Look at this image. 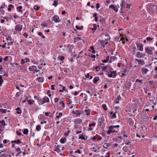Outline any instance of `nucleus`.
Listing matches in <instances>:
<instances>
[{"label": "nucleus", "mask_w": 157, "mask_h": 157, "mask_svg": "<svg viewBox=\"0 0 157 157\" xmlns=\"http://www.w3.org/2000/svg\"><path fill=\"white\" fill-rule=\"evenodd\" d=\"M75 153H78V154H80L81 153V151L80 150H78L77 151H75Z\"/></svg>", "instance_id": "59"}, {"label": "nucleus", "mask_w": 157, "mask_h": 157, "mask_svg": "<svg viewBox=\"0 0 157 157\" xmlns=\"http://www.w3.org/2000/svg\"><path fill=\"white\" fill-rule=\"evenodd\" d=\"M120 6L122 8H126L129 9L131 5L126 3L124 0H122L120 3Z\"/></svg>", "instance_id": "2"}, {"label": "nucleus", "mask_w": 157, "mask_h": 157, "mask_svg": "<svg viewBox=\"0 0 157 157\" xmlns=\"http://www.w3.org/2000/svg\"><path fill=\"white\" fill-rule=\"evenodd\" d=\"M34 9L36 10H38L40 9V7L38 6H37L35 5L34 6Z\"/></svg>", "instance_id": "47"}, {"label": "nucleus", "mask_w": 157, "mask_h": 157, "mask_svg": "<svg viewBox=\"0 0 157 157\" xmlns=\"http://www.w3.org/2000/svg\"><path fill=\"white\" fill-rule=\"evenodd\" d=\"M59 103L60 104H62V106L63 108H64L65 107V104L64 103V102H63V101L62 100L61 101H60V102H59Z\"/></svg>", "instance_id": "53"}, {"label": "nucleus", "mask_w": 157, "mask_h": 157, "mask_svg": "<svg viewBox=\"0 0 157 157\" xmlns=\"http://www.w3.org/2000/svg\"><path fill=\"white\" fill-rule=\"evenodd\" d=\"M66 141V139L65 137H64L61 139L60 142L62 144L64 143Z\"/></svg>", "instance_id": "21"}, {"label": "nucleus", "mask_w": 157, "mask_h": 157, "mask_svg": "<svg viewBox=\"0 0 157 157\" xmlns=\"http://www.w3.org/2000/svg\"><path fill=\"white\" fill-rule=\"evenodd\" d=\"M148 83L151 85H153L154 84L153 81H149L148 82Z\"/></svg>", "instance_id": "62"}, {"label": "nucleus", "mask_w": 157, "mask_h": 157, "mask_svg": "<svg viewBox=\"0 0 157 157\" xmlns=\"http://www.w3.org/2000/svg\"><path fill=\"white\" fill-rule=\"evenodd\" d=\"M105 145L106 146H105L104 145H103V147L106 149H107L108 147H109L110 145V144L107 143H105Z\"/></svg>", "instance_id": "28"}, {"label": "nucleus", "mask_w": 157, "mask_h": 157, "mask_svg": "<svg viewBox=\"0 0 157 157\" xmlns=\"http://www.w3.org/2000/svg\"><path fill=\"white\" fill-rule=\"evenodd\" d=\"M67 47L70 49H72L74 48V46L73 45L68 44L67 45Z\"/></svg>", "instance_id": "40"}, {"label": "nucleus", "mask_w": 157, "mask_h": 157, "mask_svg": "<svg viewBox=\"0 0 157 157\" xmlns=\"http://www.w3.org/2000/svg\"><path fill=\"white\" fill-rule=\"evenodd\" d=\"M1 157H7V155L5 154H2L1 155Z\"/></svg>", "instance_id": "60"}, {"label": "nucleus", "mask_w": 157, "mask_h": 157, "mask_svg": "<svg viewBox=\"0 0 157 157\" xmlns=\"http://www.w3.org/2000/svg\"><path fill=\"white\" fill-rule=\"evenodd\" d=\"M108 44V42H101V46L103 47H105V45H107Z\"/></svg>", "instance_id": "27"}, {"label": "nucleus", "mask_w": 157, "mask_h": 157, "mask_svg": "<svg viewBox=\"0 0 157 157\" xmlns=\"http://www.w3.org/2000/svg\"><path fill=\"white\" fill-rule=\"evenodd\" d=\"M83 134H82L79 137V139H81L82 140H86V139L84 137V136L83 135Z\"/></svg>", "instance_id": "35"}, {"label": "nucleus", "mask_w": 157, "mask_h": 157, "mask_svg": "<svg viewBox=\"0 0 157 157\" xmlns=\"http://www.w3.org/2000/svg\"><path fill=\"white\" fill-rule=\"evenodd\" d=\"M28 104L30 105H33V102H34V101L33 100H28Z\"/></svg>", "instance_id": "34"}, {"label": "nucleus", "mask_w": 157, "mask_h": 157, "mask_svg": "<svg viewBox=\"0 0 157 157\" xmlns=\"http://www.w3.org/2000/svg\"><path fill=\"white\" fill-rule=\"evenodd\" d=\"M102 71H105L106 69H107L108 68V66H105L104 67H102Z\"/></svg>", "instance_id": "52"}, {"label": "nucleus", "mask_w": 157, "mask_h": 157, "mask_svg": "<svg viewBox=\"0 0 157 157\" xmlns=\"http://www.w3.org/2000/svg\"><path fill=\"white\" fill-rule=\"evenodd\" d=\"M11 143H15V144H21V142L20 140H19V139H18L17 140H12L11 141Z\"/></svg>", "instance_id": "18"}, {"label": "nucleus", "mask_w": 157, "mask_h": 157, "mask_svg": "<svg viewBox=\"0 0 157 157\" xmlns=\"http://www.w3.org/2000/svg\"><path fill=\"white\" fill-rule=\"evenodd\" d=\"M22 28V26L21 25H17L15 27V30L17 31H20Z\"/></svg>", "instance_id": "6"}, {"label": "nucleus", "mask_w": 157, "mask_h": 157, "mask_svg": "<svg viewBox=\"0 0 157 157\" xmlns=\"http://www.w3.org/2000/svg\"><path fill=\"white\" fill-rule=\"evenodd\" d=\"M137 48L140 51H143V45L141 43H139L136 44Z\"/></svg>", "instance_id": "8"}, {"label": "nucleus", "mask_w": 157, "mask_h": 157, "mask_svg": "<svg viewBox=\"0 0 157 157\" xmlns=\"http://www.w3.org/2000/svg\"><path fill=\"white\" fill-rule=\"evenodd\" d=\"M29 11H27L25 13H24L23 15L25 17H27Z\"/></svg>", "instance_id": "45"}, {"label": "nucleus", "mask_w": 157, "mask_h": 157, "mask_svg": "<svg viewBox=\"0 0 157 157\" xmlns=\"http://www.w3.org/2000/svg\"><path fill=\"white\" fill-rule=\"evenodd\" d=\"M121 96L120 95H119L117 98L115 100V103L117 104L119 103V101L120 100H121Z\"/></svg>", "instance_id": "16"}, {"label": "nucleus", "mask_w": 157, "mask_h": 157, "mask_svg": "<svg viewBox=\"0 0 157 157\" xmlns=\"http://www.w3.org/2000/svg\"><path fill=\"white\" fill-rule=\"evenodd\" d=\"M36 130L37 131H40L41 130V127L40 125H38L36 126Z\"/></svg>", "instance_id": "41"}, {"label": "nucleus", "mask_w": 157, "mask_h": 157, "mask_svg": "<svg viewBox=\"0 0 157 157\" xmlns=\"http://www.w3.org/2000/svg\"><path fill=\"white\" fill-rule=\"evenodd\" d=\"M7 111L6 109H0V112L2 113H6Z\"/></svg>", "instance_id": "37"}, {"label": "nucleus", "mask_w": 157, "mask_h": 157, "mask_svg": "<svg viewBox=\"0 0 157 157\" xmlns=\"http://www.w3.org/2000/svg\"><path fill=\"white\" fill-rule=\"evenodd\" d=\"M42 99L40 100V102L41 103V104H43L46 102H48L49 101V100L48 97L45 96Z\"/></svg>", "instance_id": "4"}, {"label": "nucleus", "mask_w": 157, "mask_h": 157, "mask_svg": "<svg viewBox=\"0 0 157 157\" xmlns=\"http://www.w3.org/2000/svg\"><path fill=\"white\" fill-rule=\"evenodd\" d=\"M41 25L43 26H44V27H47L48 26V25L45 22H44L41 24Z\"/></svg>", "instance_id": "50"}, {"label": "nucleus", "mask_w": 157, "mask_h": 157, "mask_svg": "<svg viewBox=\"0 0 157 157\" xmlns=\"http://www.w3.org/2000/svg\"><path fill=\"white\" fill-rule=\"evenodd\" d=\"M38 35L39 36H41V37H42V38H43V39H44L45 38V37L44 36L42 33L41 32H39L38 33Z\"/></svg>", "instance_id": "44"}, {"label": "nucleus", "mask_w": 157, "mask_h": 157, "mask_svg": "<svg viewBox=\"0 0 157 157\" xmlns=\"http://www.w3.org/2000/svg\"><path fill=\"white\" fill-rule=\"evenodd\" d=\"M109 8H110L112 9L113 10L116 12H117L118 11V8L113 5H110L109 6Z\"/></svg>", "instance_id": "13"}, {"label": "nucleus", "mask_w": 157, "mask_h": 157, "mask_svg": "<svg viewBox=\"0 0 157 157\" xmlns=\"http://www.w3.org/2000/svg\"><path fill=\"white\" fill-rule=\"evenodd\" d=\"M141 53L140 52H138L136 54V57L138 58H141L142 57H143V56H141Z\"/></svg>", "instance_id": "32"}, {"label": "nucleus", "mask_w": 157, "mask_h": 157, "mask_svg": "<svg viewBox=\"0 0 157 157\" xmlns=\"http://www.w3.org/2000/svg\"><path fill=\"white\" fill-rule=\"evenodd\" d=\"M95 68L96 70V71H98L100 69V67L98 66H97L95 67Z\"/></svg>", "instance_id": "58"}, {"label": "nucleus", "mask_w": 157, "mask_h": 157, "mask_svg": "<svg viewBox=\"0 0 157 157\" xmlns=\"http://www.w3.org/2000/svg\"><path fill=\"white\" fill-rule=\"evenodd\" d=\"M110 126L109 127V129L107 132V133L108 135H110L111 133H117L118 132V129H117L116 130L115 129V128H113L111 129H110Z\"/></svg>", "instance_id": "3"}, {"label": "nucleus", "mask_w": 157, "mask_h": 157, "mask_svg": "<svg viewBox=\"0 0 157 157\" xmlns=\"http://www.w3.org/2000/svg\"><path fill=\"white\" fill-rule=\"evenodd\" d=\"M22 7L21 6H19L17 7V10L18 12H22V10L21 9H22Z\"/></svg>", "instance_id": "42"}, {"label": "nucleus", "mask_w": 157, "mask_h": 157, "mask_svg": "<svg viewBox=\"0 0 157 157\" xmlns=\"http://www.w3.org/2000/svg\"><path fill=\"white\" fill-rule=\"evenodd\" d=\"M53 5L55 6H56L58 5V2L55 1L54 2V3L53 4Z\"/></svg>", "instance_id": "56"}, {"label": "nucleus", "mask_w": 157, "mask_h": 157, "mask_svg": "<svg viewBox=\"0 0 157 157\" xmlns=\"http://www.w3.org/2000/svg\"><path fill=\"white\" fill-rule=\"evenodd\" d=\"M16 151H18V153L16 155V156H17L19 155L21 153V149L20 147H17L16 149Z\"/></svg>", "instance_id": "19"}, {"label": "nucleus", "mask_w": 157, "mask_h": 157, "mask_svg": "<svg viewBox=\"0 0 157 157\" xmlns=\"http://www.w3.org/2000/svg\"><path fill=\"white\" fill-rule=\"evenodd\" d=\"M123 150L124 151L127 152L129 151V149L127 146H125L123 147Z\"/></svg>", "instance_id": "20"}, {"label": "nucleus", "mask_w": 157, "mask_h": 157, "mask_svg": "<svg viewBox=\"0 0 157 157\" xmlns=\"http://www.w3.org/2000/svg\"><path fill=\"white\" fill-rule=\"evenodd\" d=\"M72 101L71 99H69L68 100V102L67 103V105H69L70 104L72 103Z\"/></svg>", "instance_id": "61"}, {"label": "nucleus", "mask_w": 157, "mask_h": 157, "mask_svg": "<svg viewBox=\"0 0 157 157\" xmlns=\"http://www.w3.org/2000/svg\"><path fill=\"white\" fill-rule=\"evenodd\" d=\"M59 146L58 145L55 148L54 150L56 151H59Z\"/></svg>", "instance_id": "51"}, {"label": "nucleus", "mask_w": 157, "mask_h": 157, "mask_svg": "<svg viewBox=\"0 0 157 157\" xmlns=\"http://www.w3.org/2000/svg\"><path fill=\"white\" fill-rule=\"evenodd\" d=\"M16 133L17 134L18 136H21L22 135V133L21 132H19L18 131H16Z\"/></svg>", "instance_id": "63"}, {"label": "nucleus", "mask_w": 157, "mask_h": 157, "mask_svg": "<svg viewBox=\"0 0 157 157\" xmlns=\"http://www.w3.org/2000/svg\"><path fill=\"white\" fill-rule=\"evenodd\" d=\"M59 19V17L57 15H55L52 18V20L56 23L59 22L60 21Z\"/></svg>", "instance_id": "7"}, {"label": "nucleus", "mask_w": 157, "mask_h": 157, "mask_svg": "<svg viewBox=\"0 0 157 157\" xmlns=\"http://www.w3.org/2000/svg\"><path fill=\"white\" fill-rule=\"evenodd\" d=\"M110 117L112 119H113L116 118V113H113V114H112V115L110 116Z\"/></svg>", "instance_id": "39"}, {"label": "nucleus", "mask_w": 157, "mask_h": 157, "mask_svg": "<svg viewBox=\"0 0 157 157\" xmlns=\"http://www.w3.org/2000/svg\"><path fill=\"white\" fill-rule=\"evenodd\" d=\"M111 74L113 75V78L115 77L117 75L116 71H113L111 72Z\"/></svg>", "instance_id": "23"}, {"label": "nucleus", "mask_w": 157, "mask_h": 157, "mask_svg": "<svg viewBox=\"0 0 157 157\" xmlns=\"http://www.w3.org/2000/svg\"><path fill=\"white\" fill-rule=\"evenodd\" d=\"M90 51H91V52L94 54L95 53V51L94 49V47L93 46H91V47H90Z\"/></svg>", "instance_id": "31"}, {"label": "nucleus", "mask_w": 157, "mask_h": 157, "mask_svg": "<svg viewBox=\"0 0 157 157\" xmlns=\"http://www.w3.org/2000/svg\"><path fill=\"white\" fill-rule=\"evenodd\" d=\"M59 59L61 61H63L64 59V57L63 56H59Z\"/></svg>", "instance_id": "57"}, {"label": "nucleus", "mask_w": 157, "mask_h": 157, "mask_svg": "<svg viewBox=\"0 0 157 157\" xmlns=\"http://www.w3.org/2000/svg\"><path fill=\"white\" fill-rule=\"evenodd\" d=\"M136 82H139V83H143V80H140L138 79H137L135 81Z\"/></svg>", "instance_id": "49"}, {"label": "nucleus", "mask_w": 157, "mask_h": 157, "mask_svg": "<svg viewBox=\"0 0 157 157\" xmlns=\"http://www.w3.org/2000/svg\"><path fill=\"white\" fill-rule=\"evenodd\" d=\"M145 50L147 54L152 55L153 53L152 51L155 50V48L152 47L147 46L146 47Z\"/></svg>", "instance_id": "1"}, {"label": "nucleus", "mask_w": 157, "mask_h": 157, "mask_svg": "<svg viewBox=\"0 0 157 157\" xmlns=\"http://www.w3.org/2000/svg\"><path fill=\"white\" fill-rule=\"evenodd\" d=\"M72 112L73 114L76 115L77 116H80L81 113V111L79 110H76V111H73Z\"/></svg>", "instance_id": "9"}, {"label": "nucleus", "mask_w": 157, "mask_h": 157, "mask_svg": "<svg viewBox=\"0 0 157 157\" xmlns=\"http://www.w3.org/2000/svg\"><path fill=\"white\" fill-rule=\"evenodd\" d=\"M75 28L78 30H82L83 29V27L82 26H81L80 27H79L78 26L76 25L75 26Z\"/></svg>", "instance_id": "38"}, {"label": "nucleus", "mask_w": 157, "mask_h": 157, "mask_svg": "<svg viewBox=\"0 0 157 157\" xmlns=\"http://www.w3.org/2000/svg\"><path fill=\"white\" fill-rule=\"evenodd\" d=\"M146 40H147L149 41H151L153 40L152 38H151L149 37H147L146 38Z\"/></svg>", "instance_id": "54"}, {"label": "nucleus", "mask_w": 157, "mask_h": 157, "mask_svg": "<svg viewBox=\"0 0 157 157\" xmlns=\"http://www.w3.org/2000/svg\"><path fill=\"white\" fill-rule=\"evenodd\" d=\"M14 7L13 5L12 4H10L8 6V10L9 11L11 10V8Z\"/></svg>", "instance_id": "36"}, {"label": "nucleus", "mask_w": 157, "mask_h": 157, "mask_svg": "<svg viewBox=\"0 0 157 157\" xmlns=\"http://www.w3.org/2000/svg\"><path fill=\"white\" fill-rule=\"evenodd\" d=\"M105 21V20L104 18L102 17L100 19L99 22L101 24H102L104 23Z\"/></svg>", "instance_id": "33"}, {"label": "nucleus", "mask_w": 157, "mask_h": 157, "mask_svg": "<svg viewBox=\"0 0 157 157\" xmlns=\"http://www.w3.org/2000/svg\"><path fill=\"white\" fill-rule=\"evenodd\" d=\"M95 124H96V123H93L91 124H89L90 130H92L93 129L92 128H91V127L92 126H94L95 125Z\"/></svg>", "instance_id": "25"}, {"label": "nucleus", "mask_w": 157, "mask_h": 157, "mask_svg": "<svg viewBox=\"0 0 157 157\" xmlns=\"http://www.w3.org/2000/svg\"><path fill=\"white\" fill-rule=\"evenodd\" d=\"M59 99L58 98H56L54 99V101L56 103L59 100Z\"/></svg>", "instance_id": "64"}, {"label": "nucleus", "mask_w": 157, "mask_h": 157, "mask_svg": "<svg viewBox=\"0 0 157 157\" xmlns=\"http://www.w3.org/2000/svg\"><path fill=\"white\" fill-rule=\"evenodd\" d=\"M141 71H142L143 74H146L149 71V70L147 69L144 67L141 68Z\"/></svg>", "instance_id": "14"}, {"label": "nucleus", "mask_w": 157, "mask_h": 157, "mask_svg": "<svg viewBox=\"0 0 157 157\" xmlns=\"http://www.w3.org/2000/svg\"><path fill=\"white\" fill-rule=\"evenodd\" d=\"M29 132V130L28 129H23V133L24 134L27 135Z\"/></svg>", "instance_id": "24"}, {"label": "nucleus", "mask_w": 157, "mask_h": 157, "mask_svg": "<svg viewBox=\"0 0 157 157\" xmlns=\"http://www.w3.org/2000/svg\"><path fill=\"white\" fill-rule=\"evenodd\" d=\"M119 127H120V126L119 125H114V126L111 125V126H110V129H112V127L115 128H119Z\"/></svg>", "instance_id": "48"}, {"label": "nucleus", "mask_w": 157, "mask_h": 157, "mask_svg": "<svg viewBox=\"0 0 157 157\" xmlns=\"http://www.w3.org/2000/svg\"><path fill=\"white\" fill-rule=\"evenodd\" d=\"M99 78L98 77H95L93 80V82L94 83H96L97 81H99Z\"/></svg>", "instance_id": "26"}, {"label": "nucleus", "mask_w": 157, "mask_h": 157, "mask_svg": "<svg viewBox=\"0 0 157 157\" xmlns=\"http://www.w3.org/2000/svg\"><path fill=\"white\" fill-rule=\"evenodd\" d=\"M44 80V78L43 77H39L36 79V80L40 82H43Z\"/></svg>", "instance_id": "12"}, {"label": "nucleus", "mask_w": 157, "mask_h": 157, "mask_svg": "<svg viewBox=\"0 0 157 157\" xmlns=\"http://www.w3.org/2000/svg\"><path fill=\"white\" fill-rule=\"evenodd\" d=\"M37 67L35 66H31L29 67V70L30 71H33L37 72L39 71V70H36Z\"/></svg>", "instance_id": "5"}, {"label": "nucleus", "mask_w": 157, "mask_h": 157, "mask_svg": "<svg viewBox=\"0 0 157 157\" xmlns=\"http://www.w3.org/2000/svg\"><path fill=\"white\" fill-rule=\"evenodd\" d=\"M17 113V114H20L21 113V111L19 107H17L16 109Z\"/></svg>", "instance_id": "22"}, {"label": "nucleus", "mask_w": 157, "mask_h": 157, "mask_svg": "<svg viewBox=\"0 0 157 157\" xmlns=\"http://www.w3.org/2000/svg\"><path fill=\"white\" fill-rule=\"evenodd\" d=\"M102 107L105 110H107V108L106 105L105 104H103L102 105Z\"/></svg>", "instance_id": "46"}, {"label": "nucleus", "mask_w": 157, "mask_h": 157, "mask_svg": "<svg viewBox=\"0 0 157 157\" xmlns=\"http://www.w3.org/2000/svg\"><path fill=\"white\" fill-rule=\"evenodd\" d=\"M115 40L117 41H119L120 42V41L121 40H124V37H122L121 38V39L120 40H119V36H116L115 38Z\"/></svg>", "instance_id": "29"}, {"label": "nucleus", "mask_w": 157, "mask_h": 157, "mask_svg": "<svg viewBox=\"0 0 157 157\" xmlns=\"http://www.w3.org/2000/svg\"><path fill=\"white\" fill-rule=\"evenodd\" d=\"M128 122L130 126H132L133 125L134 122L133 120L131 118H129L128 120Z\"/></svg>", "instance_id": "15"}, {"label": "nucleus", "mask_w": 157, "mask_h": 157, "mask_svg": "<svg viewBox=\"0 0 157 157\" xmlns=\"http://www.w3.org/2000/svg\"><path fill=\"white\" fill-rule=\"evenodd\" d=\"M135 60L138 62L139 64H141L142 65H144L145 64V62L143 60L135 59Z\"/></svg>", "instance_id": "10"}, {"label": "nucleus", "mask_w": 157, "mask_h": 157, "mask_svg": "<svg viewBox=\"0 0 157 157\" xmlns=\"http://www.w3.org/2000/svg\"><path fill=\"white\" fill-rule=\"evenodd\" d=\"M90 109H88V110L85 109V111L86 112V115L87 116H89L90 115Z\"/></svg>", "instance_id": "30"}, {"label": "nucleus", "mask_w": 157, "mask_h": 157, "mask_svg": "<svg viewBox=\"0 0 157 157\" xmlns=\"http://www.w3.org/2000/svg\"><path fill=\"white\" fill-rule=\"evenodd\" d=\"M122 72H123L122 74V76L125 75L127 76V75L126 74V73H128V71L126 69H124L122 71Z\"/></svg>", "instance_id": "17"}, {"label": "nucleus", "mask_w": 157, "mask_h": 157, "mask_svg": "<svg viewBox=\"0 0 157 157\" xmlns=\"http://www.w3.org/2000/svg\"><path fill=\"white\" fill-rule=\"evenodd\" d=\"M94 27L92 29V31H94L97 29V26L96 24H94Z\"/></svg>", "instance_id": "43"}, {"label": "nucleus", "mask_w": 157, "mask_h": 157, "mask_svg": "<svg viewBox=\"0 0 157 157\" xmlns=\"http://www.w3.org/2000/svg\"><path fill=\"white\" fill-rule=\"evenodd\" d=\"M82 122V120L80 118H77L74 120V122L76 124H80Z\"/></svg>", "instance_id": "11"}, {"label": "nucleus", "mask_w": 157, "mask_h": 157, "mask_svg": "<svg viewBox=\"0 0 157 157\" xmlns=\"http://www.w3.org/2000/svg\"><path fill=\"white\" fill-rule=\"evenodd\" d=\"M0 123L2 124L3 125H5V121L3 120H2L0 121Z\"/></svg>", "instance_id": "55"}]
</instances>
